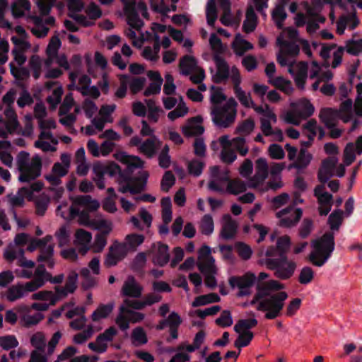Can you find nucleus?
<instances>
[{"label":"nucleus","mask_w":362,"mask_h":362,"mask_svg":"<svg viewBox=\"0 0 362 362\" xmlns=\"http://www.w3.org/2000/svg\"><path fill=\"white\" fill-rule=\"evenodd\" d=\"M53 238L52 235H46L45 238L37 240L30 239L28 250L30 252L34 251L37 248H40V255L38 257V260L40 262H47V265L49 267H53L54 262L52 259V255L54 252V243L52 242Z\"/></svg>","instance_id":"f8f14e48"},{"label":"nucleus","mask_w":362,"mask_h":362,"mask_svg":"<svg viewBox=\"0 0 362 362\" xmlns=\"http://www.w3.org/2000/svg\"><path fill=\"white\" fill-rule=\"evenodd\" d=\"M77 281L78 274L72 271L68 275L65 286L64 287H56V291L59 293L61 300L75 291L77 287Z\"/></svg>","instance_id":"4c0bfd02"},{"label":"nucleus","mask_w":362,"mask_h":362,"mask_svg":"<svg viewBox=\"0 0 362 362\" xmlns=\"http://www.w3.org/2000/svg\"><path fill=\"white\" fill-rule=\"evenodd\" d=\"M202 122L203 119L199 115L187 119L186 123L181 127L182 134L187 137L202 134L204 132Z\"/></svg>","instance_id":"cd10ccee"},{"label":"nucleus","mask_w":362,"mask_h":362,"mask_svg":"<svg viewBox=\"0 0 362 362\" xmlns=\"http://www.w3.org/2000/svg\"><path fill=\"white\" fill-rule=\"evenodd\" d=\"M268 81L287 95L291 94L293 91L291 82L282 76H277L275 79L268 80Z\"/></svg>","instance_id":"052dcab7"},{"label":"nucleus","mask_w":362,"mask_h":362,"mask_svg":"<svg viewBox=\"0 0 362 362\" xmlns=\"http://www.w3.org/2000/svg\"><path fill=\"white\" fill-rule=\"evenodd\" d=\"M116 334V329L113 327H111L97 337L96 339L98 344H100V346L103 348L105 351L107 350L108 343L112 341Z\"/></svg>","instance_id":"e2e57ef3"},{"label":"nucleus","mask_w":362,"mask_h":362,"mask_svg":"<svg viewBox=\"0 0 362 362\" xmlns=\"http://www.w3.org/2000/svg\"><path fill=\"white\" fill-rule=\"evenodd\" d=\"M301 216V209L293 207L284 209L276 214V216L279 218V225L286 228L294 226Z\"/></svg>","instance_id":"b1692460"},{"label":"nucleus","mask_w":362,"mask_h":362,"mask_svg":"<svg viewBox=\"0 0 362 362\" xmlns=\"http://www.w3.org/2000/svg\"><path fill=\"white\" fill-rule=\"evenodd\" d=\"M31 299L44 301V303H47L49 306H52L59 301L61 298L56 291L55 293L51 291H40L33 293L31 296Z\"/></svg>","instance_id":"de8ad7c7"},{"label":"nucleus","mask_w":362,"mask_h":362,"mask_svg":"<svg viewBox=\"0 0 362 362\" xmlns=\"http://www.w3.org/2000/svg\"><path fill=\"white\" fill-rule=\"evenodd\" d=\"M320 120L327 127H332L335 125L337 119H339L337 110L324 107L320 110L319 115Z\"/></svg>","instance_id":"3c124183"},{"label":"nucleus","mask_w":362,"mask_h":362,"mask_svg":"<svg viewBox=\"0 0 362 362\" xmlns=\"http://www.w3.org/2000/svg\"><path fill=\"white\" fill-rule=\"evenodd\" d=\"M146 104L148 110V119L153 122H157L160 114L163 112L162 109L158 107L153 100H146Z\"/></svg>","instance_id":"69168bd1"},{"label":"nucleus","mask_w":362,"mask_h":362,"mask_svg":"<svg viewBox=\"0 0 362 362\" xmlns=\"http://www.w3.org/2000/svg\"><path fill=\"white\" fill-rule=\"evenodd\" d=\"M86 13L89 16V18H87L83 16H76L75 17L76 21L82 25L83 26H90L93 25L94 20L98 18L101 16V11L98 6L91 4L89 5L86 9Z\"/></svg>","instance_id":"a19ab883"},{"label":"nucleus","mask_w":362,"mask_h":362,"mask_svg":"<svg viewBox=\"0 0 362 362\" xmlns=\"http://www.w3.org/2000/svg\"><path fill=\"white\" fill-rule=\"evenodd\" d=\"M36 291V286L28 281L17 283L10 286L4 293V297L9 302H15L27 296L29 293Z\"/></svg>","instance_id":"dca6fc26"},{"label":"nucleus","mask_w":362,"mask_h":362,"mask_svg":"<svg viewBox=\"0 0 362 362\" xmlns=\"http://www.w3.org/2000/svg\"><path fill=\"white\" fill-rule=\"evenodd\" d=\"M130 144L138 148V151L147 156L152 158L156 153L157 149L160 146L161 141L156 136L141 141L138 136H134L130 140Z\"/></svg>","instance_id":"6ab92c4d"},{"label":"nucleus","mask_w":362,"mask_h":362,"mask_svg":"<svg viewBox=\"0 0 362 362\" xmlns=\"http://www.w3.org/2000/svg\"><path fill=\"white\" fill-rule=\"evenodd\" d=\"M229 181L228 171L218 166H212L209 168V189L223 193L226 192Z\"/></svg>","instance_id":"ddd939ff"},{"label":"nucleus","mask_w":362,"mask_h":362,"mask_svg":"<svg viewBox=\"0 0 362 362\" xmlns=\"http://www.w3.org/2000/svg\"><path fill=\"white\" fill-rule=\"evenodd\" d=\"M264 263L269 269L273 270L274 276L281 280L291 279L297 268V263L285 255L280 259H267Z\"/></svg>","instance_id":"9d476101"},{"label":"nucleus","mask_w":362,"mask_h":362,"mask_svg":"<svg viewBox=\"0 0 362 362\" xmlns=\"http://www.w3.org/2000/svg\"><path fill=\"white\" fill-rule=\"evenodd\" d=\"M43 187L41 182H35L29 187H24L18 189L13 195H8L9 202L13 206H22L25 199L31 200L35 192H40Z\"/></svg>","instance_id":"f3484780"},{"label":"nucleus","mask_w":362,"mask_h":362,"mask_svg":"<svg viewBox=\"0 0 362 362\" xmlns=\"http://www.w3.org/2000/svg\"><path fill=\"white\" fill-rule=\"evenodd\" d=\"M49 276V273L46 271L45 266L40 265L35 270V278L28 282L35 284L37 291L45 285Z\"/></svg>","instance_id":"13d9d810"},{"label":"nucleus","mask_w":362,"mask_h":362,"mask_svg":"<svg viewBox=\"0 0 362 362\" xmlns=\"http://www.w3.org/2000/svg\"><path fill=\"white\" fill-rule=\"evenodd\" d=\"M221 8L223 15L220 18L221 23L226 26H230L237 29L239 27V22L233 19L230 14V3L229 0H218Z\"/></svg>","instance_id":"58836bf2"},{"label":"nucleus","mask_w":362,"mask_h":362,"mask_svg":"<svg viewBox=\"0 0 362 362\" xmlns=\"http://www.w3.org/2000/svg\"><path fill=\"white\" fill-rule=\"evenodd\" d=\"M257 25V17L254 12L253 8L250 6L246 12V18L243 23V30L247 33L252 32Z\"/></svg>","instance_id":"0e129e2a"},{"label":"nucleus","mask_w":362,"mask_h":362,"mask_svg":"<svg viewBox=\"0 0 362 362\" xmlns=\"http://www.w3.org/2000/svg\"><path fill=\"white\" fill-rule=\"evenodd\" d=\"M344 212L340 209L334 210L328 218V224L332 230H338L343 222Z\"/></svg>","instance_id":"774afa93"},{"label":"nucleus","mask_w":362,"mask_h":362,"mask_svg":"<svg viewBox=\"0 0 362 362\" xmlns=\"http://www.w3.org/2000/svg\"><path fill=\"white\" fill-rule=\"evenodd\" d=\"M312 159V154L307 151L305 149L301 148L298 155V157L290 167L296 168L297 170H303L308 166Z\"/></svg>","instance_id":"6e6d98bb"},{"label":"nucleus","mask_w":362,"mask_h":362,"mask_svg":"<svg viewBox=\"0 0 362 362\" xmlns=\"http://www.w3.org/2000/svg\"><path fill=\"white\" fill-rule=\"evenodd\" d=\"M358 23L359 21L356 18L355 13L343 15L337 22V32L338 34L342 35L346 28L353 30L358 25Z\"/></svg>","instance_id":"ea45409f"},{"label":"nucleus","mask_w":362,"mask_h":362,"mask_svg":"<svg viewBox=\"0 0 362 362\" xmlns=\"http://www.w3.org/2000/svg\"><path fill=\"white\" fill-rule=\"evenodd\" d=\"M141 177L142 180H135L127 182V183H119L118 188L119 192L122 193L129 192L131 194L140 192L145 188L148 175L146 172H143Z\"/></svg>","instance_id":"72a5a7b5"},{"label":"nucleus","mask_w":362,"mask_h":362,"mask_svg":"<svg viewBox=\"0 0 362 362\" xmlns=\"http://www.w3.org/2000/svg\"><path fill=\"white\" fill-rule=\"evenodd\" d=\"M234 93L240 104L247 108L253 105L254 100L250 93L245 91L240 86L234 88Z\"/></svg>","instance_id":"338daca9"},{"label":"nucleus","mask_w":362,"mask_h":362,"mask_svg":"<svg viewBox=\"0 0 362 362\" xmlns=\"http://www.w3.org/2000/svg\"><path fill=\"white\" fill-rule=\"evenodd\" d=\"M316 77H317V81L312 85L313 90H318L320 83L324 82V84L320 88V92L327 96H331L334 94L336 88L332 83H327L333 77V74L330 71H326L323 73L320 72Z\"/></svg>","instance_id":"393cba45"},{"label":"nucleus","mask_w":362,"mask_h":362,"mask_svg":"<svg viewBox=\"0 0 362 362\" xmlns=\"http://www.w3.org/2000/svg\"><path fill=\"white\" fill-rule=\"evenodd\" d=\"M79 223L81 225L88 226L94 230H100V234L108 235L113 228L112 222L103 217V215L98 214L93 218H90L89 216L84 212L80 214Z\"/></svg>","instance_id":"2eb2a0df"},{"label":"nucleus","mask_w":362,"mask_h":362,"mask_svg":"<svg viewBox=\"0 0 362 362\" xmlns=\"http://www.w3.org/2000/svg\"><path fill=\"white\" fill-rule=\"evenodd\" d=\"M231 47L236 55L242 56L246 52L252 49L253 45L240 33H238L235 35V39L231 44Z\"/></svg>","instance_id":"49530a36"},{"label":"nucleus","mask_w":362,"mask_h":362,"mask_svg":"<svg viewBox=\"0 0 362 362\" xmlns=\"http://www.w3.org/2000/svg\"><path fill=\"white\" fill-rule=\"evenodd\" d=\"M180 69L182 75L190 74V80L194 83H201L205 77L204 69L197 65L196 59L192 56H185L180 60Z\"/></svg>","instance_id":"4468645a"},{"label":"nucleus","mask_w":362,"mask_h":362,"mask_svg":"<svg viewBox=\"0 0 362 362\" xmlns=\"http://www.w3.org/2000/svg\"><path fill=\"white\" fill-rule=\"evenodd\" d=\"M268 176V164L264 158H260L256 162V171L253 177L248 180L247 183L239 179L229 180L227 184L226 192L238 194L245 192L247 187L257 188Z\"/></svg>","instance_id":"423d86ee"},{"label":"nucleus","mask_w":362,"mask_h":362,"mask_svg":"<svg viewBox=\"0 0 362 362\" xmlns=\"http://www.w3.org/2000/svg\"><path fill=\"white\" fill-rule=\"evenodd\" d=\"M301 5L308 16L307 30L309 33H313L318 28V23H324L325 18L319 15L318 10L316 8H311L308 2L303 1Z\"/></svg>","instance_id":"2f4dec72"},{"label":"nucleus","mask_w":362,"mask_h":362,"mask_svg":"<svg viewBox=\"0 0 362 362\" xmlns=\"http://www.w3.org/2000/svg\"><path fill=\"white\" fill-rule=\"evenodd\" d=\"M147 76L153 81L144 90V95L149 96L159 93L163 83V78L160 74L158 71H149Z\"/></svg>","instance_id":"79ce46f5"},{"label":"nucleus","mask_w":362,"mask_h":362,"mask_svg":"<svg viewBox=\"0 0 362 362\" xmlns=\"http://www.w3.org/2000/svg\"><path fill=\"white\" fill-rule=\"evenodd\" d=\"M150 255L154 264L164 266L169 261L168 245L160 242L154 243L151 247Z\"/></svg>","instance_id":"a878e982"},{"label":"nucleus","mask_w":362,"mask_h":362,"mask_svg":"<svg viewBox=\"0 0 362 362\" xmlns=\"http://www.w3.org/2000/svg\"><path fill=\"white\" fill-rule=\"evenodd\" d=\"M4 115L6 120H4L0 116V136L2 137H5L8 134L16 131L19 127L17 115L13 109L7 107L4 110Z\"/></svg>","instance_id":"4be33fe9"},{"label":"nucleus","mask_w":362,"mask_h":362,"mask_svg":"<svg viewBox=\"0 0 362 362\" xmlns=\"http://www.w3.org/2000/svg\"><path fill=\"white\" fill-rule=\"evenodd\" d=\"M92 234L83 229H78L74 234V245L78 247L79 252L83 255H86L90 249Z\"/></svg>","instance_id":"c9c22d12"},{"label":"nucleus","mask_w":362,"mask_h":362,"mask_svg":"<svg viewBox=\"0 0 362 362\" xmlns=\"http://www.w3.org/2000/svg\"><path fill=\"white\" fill-rule=\"evenodd\" d=\"M338 115L344 122H349L353 118V103L351 99L344 100L337 110Z\"/></svg>","instance_id":"5fc2aeb1"},{"label":"nucleus","mask_w":362,"mask_h":362,"mask_svg":"<svg viewBox=\"0 0 362 362\" xmlns=\"http://www.w3.org/2000/svg\"><path fill=\"white\" fill-rule=\"evenodd\" d=\"M42 158L38 154L33 156L25 151H21L16 157V169L21 182H30L41 175Z\"/></svg>","instance_id":"20e7f679"},{"label":"nucleus","mask_w":362,"mask_h":362,"mask_svg":"<svg viewBox=\"0 0 362 362\" xmlns=\"http://www.w3.org/2000/svg\"><path fill=\"white\" fill-rule=\"evenodd\" d=\"M69 78L71 83L69 85L70 90L76 89L80 92V88H87L90 84V78L85 74L78 75L76 73L71 72L69 74Z\"/></svg>","instance_id":"8fccbe9b"},{"label":"nucleus","mask_w":362,"mask_h":362,"mask_svg":"<svg viewBox=\"0 0 362 362\" xmlns=\"http://www.w3.org/2000/svg\"><path fill=\"white\" fill-rule=\"evenodd\" d=\"M115 158L125 164L128 168H140L144 166V162L138 156L129 155L125 152H119L115 154Z\"/></svg>","instance_id":"c03bdc74"},{"label":"nucleus","mask_w":362,"mask_h":362,"mask_svg":"<svg viewBox=\"0 0 362 362\" xmlns=\"http://www.w3.org/2000/svg\"><path fill=\"white\" fill-rule=\"evenodd\" d=\"M11 40L14 45V47L11 51L13 59L18 65L21 66L27 60L25 52L31 49V44L27 39L17 38L16 36L11 37Z\"/></svg>","instance_id":"412c9836"},{"label":"nucleus","mask_w":362,"mask_h":362,"mask_svg":"<svg viewBox=\"0 0 362 362\" xmlns=\"http://www.w3.org/2000/svg\"><path fill=\"white\" fill-rule=\"evenodd\" d=\"M290 106L303 119L310 117L315 112V107L307 98L292 101Z\"/></svg>","instance_id":"f704fd0d"},{"label":"nucleus","mask_w":362,"mask_h":362,"mask_svg":"<svg viewBox=\"0 0 362 362\" xmlns=\"http://www.w3.org/2000/svg\"><path fill=\"white\" fill-rule=\"evenodd\" d=\"M113 308V303L100 305L90 315L93 325L95 326V325L100 322L103 320L106 319L112 313Z\"/></svg>","instance_id":"a18cd8bd"},{"label":"nucleus","mask_w":362,"mask_h":362,"mask_svg":"<svg viewBox=\"0 0 362 362\" xmlns=\"http://www.w3.org/2000/svg\"><path fill=\"white\" fill-rule=\"evenodd\" d=\"M58 140L52 133L40 132L38 139L35 142V147L44 152H54L57 150Z\"/></svg>","instance_id":"7c9ffc66"},{"label":"nucleus","mask_w":362,"mask_h":362,"mask_svg":"<svg viewBox=\"0 0 362 362\" xmlns=\"http://www.w3.org/2000/svg\"><path fill=\"white\" fill-rule=\"evenodd\" d=\"M281 4L276 5L272 13V20L279 28H281L283 27L284 21L287 18V14L284 7V5L286 3H284L281 0Z\"/></svg>","instance_id":"bf43d9fd"},{"label":"nucleus","mask_w":362,"mask_h":362,"mask_svg":"<svg viewBox=\"0 0 362 362\" xmlns=\"http://www.w3.org/2000/svg\"><path fill=\"white\" fill-rule=\"evenodd\" d=\"M314 196L317 198L320 215H327L331 211L333 197L325 189L324 184L317 185L314 189Z\"/></svg>","instance_id":"aec40b11"},{"label":"nucleus","mask_w":362,"mask_h":362,"mask_svg":"<svg viewBox=\"0 0 362 362\" xmlns=\"http://www.w3.org/2000/svg\"><path fill=\"white\" fill-rule=\"evenodd\" d=\"M4 257L8 262L17 260L18 265L23 268L22 270H16L19 277L30 279L33 276V269L35 267V262L27 259L24 256V250L13 245H9L4 252Z\"/></svg>","instance_id":"1a4fd4ad"},{"label":"nucleus","mask_w":362,"mask_h":362,"mask_svg":"<svg viewBox=\"0 0 362 362\" xmlns=\"http://www.w3.org/2000/svg\"><path fill=\"white\" fill-rule=\"evenodd\" d=\"M124 248L122 245L112 247L105 259V264L107 267H112L117 264L124 257Z\"/></svg>","instance_id":"864d4df0"},{"label":"nucleus","mask_w":362,"mask_h":362,"mask_svg":"<svg viewBox=\"0 0 362 362\" xmlns=\"http://www.w3.org/2000/svg\"><path fill=\"white\" fill-rule=\"evenodd\" d=\"M30 307L21 305L17 308V312L21 317V323L25 327L37 325L43 319V315L40 313L29 314Z\"/></svg>","instance_id":"473e14b6"},{"label":"nucleus","mask_w":362,"mask_h":362,"mask_svg":"<svg viewBox=\"0 0 362 362\" xmlns=\"http://www.w3.org/2000/svg\"><path fill=\"white\" fill-rule=\"evenodd\" d=\"M143 288L136 281L134 277L129 276L124 281L122 292L124 296L138 298L141 295Z\"/></svg>","instance_id":"37998d69"},{"label":"nucleus","mask_w":362,"mask_h":362,"mask_svg":"<svg viewBox=\"0 0 362 362\" xmlns=\"http://www.w3.org/2000/svg\"><path fill=\"white\" fill-rule=\"evenodd\" d=\"M266 272H260L256 276L247 272L242 276L230 277L228 282L233 289H237L239 297L250 296L252 287L256 284V293L250 301L258 311L264 312V317L274 320L282 315L288 294L285 285L278 280L269 279Z\"/></svg>","instance_id":"f257e3e1"},{"label":"nucleus","mask_w":362,"mask_h":362,"mask_svg":"<svg viewBox=\"0 0 362 362\" xmlns=\"http://www.w3.org/2000/svg\"><path fill=\"white\" fill-rule=\"evenodd\" d=\"M216 65V74L214 79L220 83L230 78L233 83V88L240 86L241 76L237 67H229L226 61L219 56L214 57Z\"/></svg>","instance_id":"9b49d317"},{"label":"nucleus","mask_w":362,"mask_h":362,"mask_svg":"<svg viewBox=\"0 0 362 362\" xmlns=\"http://www.w3.org/2000/svg\"><path fill=\"white\" fill-rule=\"evenodd\" d=\"M238 103L230 98L223 105L211 106V117L214 124L220 128L231 126L236 118Z\"/></svg>","instance_id":"6e6552de"},{"label":"nucleus","mask_w":362,"mask_h":362,"mask_svg":"<svg viewBox=\"0 0 362 362\" xmlns=\"http://www.w3.org/2000/svg\"><path fill=\"white\" fill-rule=\"evenodd\" d=\"M189 112V107L187 106L186 103L184 102L182 97L179 98V103L177 107L170 111L168 113V118L170 121H175V119L184 117Z\"/></svg>","instance_id":"4d7b16f0"},{"label":"nucleus","mask_w":362,"mask_h":362,"mask_svg":"<svg viewBox=\"0 0 362 362\" xmlns=\"http://www.w3.org/2000/svg\"><path fill=\"white\" fill-rule=\"evenodd\" d=\"M78 203L80 208V213L84 212L88 215V211H94L99 209L100 203L96 199H93L88 195L78 196Z\"/></svg>","instance_id":"603ef678"},{"label":"nucleus","mask_w":362,"mask_h":362,"mask_svg":"<svg viewBox=\"0 0 362 362\" xmlns=\"http://www.w3.org/2000/svg\"><path fill=\"white\" fill-rule=\"evenodd\" d=\"M160 51V36L156 37L153 46H145L141 52V56L146 60L151 62H156L159 58Z\"/></svg>","instance_id":"09e8293b"},{"label":"nucleus","mask_w":362,"mask_h":362,"mask_svg":"<svg viewBox=\"0 0 362 362\" xmlns=\"http://www.w3.org/2000/svg\"><path fill=\"white\" fill-rule=\"evenodd\" d=\"M338 163V158L334 156L323 160L317 174V178L320 182L325 184L330 177L334 176V169Z\"/></svg>","instance_id":"c756f323"},{"label":"nucleus","mask_w":362,"mask_h":362,"mask_svg":"<svg viewBox=\"0 0 362 362\" xmlns=\"http://www.w3.org/2000/svg\"><path fill=\"white\" fill-rule=\"evenodd\" d=\"M310 245L312 250L308 255V260L316 267H322L334 250V234L332 232L326 233L313 240Z\"/></svg>","instance_id":"39448f33"},{"label":"nucleus","mask_w":362,"mask_h":362,"mask_svg":"<svg viewBox=\"0 0 362 362\" xmlns=\"http://www.w3.org/2000/svg\"><path fill=\"white\" fill-rule=\"evenodd\" d=\"M93 171L95 174L93 180L100 189L105 188L103 176L109 174L112 176L119 171V166L114 163H100L98 162L93 165Z\"/></svg>","instance_id":"a211bd4d"},{"label":"nucleus","mask_w":362,"mask_h":362,"mask_svg":"<svg viewBox=\"0 0 362 362\" xmlns=\"http://www.w3.org/2000/svg\"><path fill=\"white\" fill-rule=\"evenodd\" d=\"M51 59L47 57L46 59H42L38 55L34 54L30 57L28 62V66L32 72L33 77L37 79L40 77L42 73L45 74L47 68L51 66L52 64Z\"/></svg>","instance_id":"c85d7f7f"},{"label":"nucleus","mask_w":362,"mask_h":362,"mask_svg":"<svg viewBox=\"0 0 362 362\" xmlns=\"http://www.w3.org/2000/svg\"><path fill=\"white\" fill-rule=\"evenodd\" d=\"M211 252V248L207 245L200 247L198 250L197 265L205 277V285L210 288H214L217 286L215 275L217 274L218 268Z\"/></svg>","instance_id":"0eeeda50"},{"label":"nucleus","mask_w":362,"mask_h":362,"mask_svg":"<svg viewBox=\"0 0 362 362\" xmlns=\"http://www.w3.org/2000/svg\"><path fill=\"white\" fill-rule=\"evenodd\" d=\"M294 40L298 35V31L293 28L284 29L276 39L279 52L276 54L277 62L283 67L288 68V72L292 76L296 86L300 89H305V81L309 72L311 78L316 77L320 71L317 62H313L308 67L304 62H297L296 57L300 52L299 45L294 42H288L285 40L286 35Z\"/></svg>","instance_id":"f03ea898"},{"label":"nucleus","mask_w":362,"mask_h":362,"mask_svg":"<svg viewBox=\"0 0 362 362\" xmlns=\"http://www.w3.org/2000/svg\"><path fill=\"white\" fill-rule=\"evenodd\" d=\"M238 224L228 214L224 215L222 218V228L220 235L225 240L233 238L237 231Z\"/></svg>","instance_id":"e433bc0d"},{"label":"nucleus","mask_w":362,"mask_h":362,"mask_svg":"<svg viewBox=\"0 0 362 362\" xmlns=\"http://www.w3.org/2000/svg\"><path fill=\"white\" fill-rule=\"evenodd\" d=\"M100 329V326L90 325L83 332H80L74 337V342L78 344H83L90 338L94 332H98Z\"/></svg>","instance_id":"680f3d73"},{"label":"nucleus","mask_w":362,"mask_h":362,"mask_svg":"<svg viewBox=\"0 0 362 362\" xmlns=\"http://www.w3.org/2000/svg\"><path fill=\"white\" fill-rule=\"evenodd\" d=\"M362 154V135L357 137L355 142L348 143L343 152V161L346 165H350L356 158Z\"/></svg>","instance_id":"bb28decb"},{"label":"nucleus","mask_w":362,"mask_h":362,"mask_svg":"<svg viewBox=\"0 0 362 362\" xmlns=\"http://www.w3.org/2000/svg\"><path fill=\"white\" fill-rule=\"evenodd\" d=\"M122 2L127 23L130 27L126 30V35L134 47H141L145 38L140 30L144 23L139 18V14L144 18L148 17L146 6L142 1L136 2L135 0H122Z\"/></svg>","instance_id":"7ed1b4c3"},{"label":"nucleus","mask_w":362,"mask_h":362,"mask_svg":"<svg viewBox=\"0 0 362 362\" xmlns=\"http://www.w3.org/2000/svg\"><path fill=\"white\" fill-rule=\"evenodd\" d=\"M71 204L67 202H61L57 208V214L66 221L71 220L76 216L80 219V208L78 206V197L71 198Z\"/></svg>","instance_id":"5701e85b"}]
</instances>
